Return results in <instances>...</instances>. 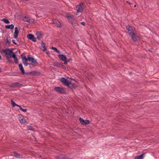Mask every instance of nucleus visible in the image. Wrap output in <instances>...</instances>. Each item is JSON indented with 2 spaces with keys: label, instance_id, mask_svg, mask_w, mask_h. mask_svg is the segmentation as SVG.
I'll return each instance as SVG.
<instances>
[{
  "label": "nucleus",
  "instance_id": "nucleus-13",
  "mask_svg": "<svg viewBox=\"0 0 159 159\" xmlns=\"http://www.w3.org/2000/svg\"><path fill=\"white\" fill-rule=\"evenodd\" d=\"M53 65L54 66L57 67H61V66L62 65V63H59L58 62L54 61L53 62Z\"/></svg>",
  "mask_w": 159,
  "mask_h": 159
},
{
  "label": "nucleus",
  "instance_id": "nucleus-33",
  "mask_svg": "<svg viewBox=\"0 0 159 159\" xmlns=\"http://www.w3.org/2000/svg\"><path fill=\"white\" fill-rule=\"evenodd\" d=\"M64 61V63L63 64L65 65L67 64L68 62L67 60H66L65 61Z\"/></svg>",
  "mask_w": 159,
  "mask_h": 159
},
{
  "label": "nucleus",
  "instance_id": "nucleus-6",
  "mask_svg": "<svg viewBox=\"0 0 159 159\" xmlns=\"http://www.w3.org/2000/svg\"><path fill=\"white\" fill-rule=\"evenodd\" d=\"M60 80L64 84L67 86H68V85L69 84L70 82L65 78L63 77L61 78Z\"/></svg>",
  "mask_w": 159,
  "mask_h": 159
},
{
  "label": "nucleus",
  "instance_id": "nucleus-45",
  "mask_svg": "<svg viewBox=\"0 0 159 159\" xmlns=\"http://www.w3.org/2000/svg\"><path fill=\"white\" fill-rule=\"evenodd\" d=\"M149 51H150V52H152V50H150V49H149Z\"/></svg>",
  "mask_w": 159,
  "mask_h": 159
},
{
  "label": "nucleus",
  "instance_id": "nucleus-42",
  "mask_svg": "<svg viewBox=\"0 0 159 159\" xmlns=\"http://www.w3.org/2000/svg\"><path fill=\"white\" fill-rule=\"evenodd\" d=\"M25 74H26L28 75H31L30 74V72H26V73H25Z\"/></svg>",
  "mask_w": 159,
  "mask_h": 159
},
{
  "label": "nucleus",
  "instance_id": "nucleus-30",
  "mask_svg": "<svg viewBox=\"0 0 159 159\" xmlns=\"http://www.w3.org/2000/svg\"><path fill=\"white\" fill-rule=\"evenodd\" d=\"M5 28L7 29H11V25H7L5 26Z\"/></svg>",
  "mask_w": 159,
  "mask_h": 159
},
{
  "label": "nucleus",
  "instance_id": "nucleus-12",
  "mask_svg": "<svg viewBox=\"0 0 159 159\" xmlns=\"http://www.w3.org/2000/svg\"><path fill=\"white\" fill-rule=\"evenodd\" d=\"M19 33V30H18L17 27H15L14 35V37L15 39H17V38Z\"/></svg>",
  "mask_w": 159,
  "mask_h": 159
},
{
  "label": "nucleus",
  "instance_id": "nucleus-41",
  "mask_svg": "<svg viewBox=\"0 0 159 159\" xmlns=\"http://www.w3.org/2000/svg\"><path fill=\"white\" fill-rule=\"evenodd\" d=\"M16 106H17V107H19V108H20L21 107V106H20L19 105H17V104H16Z\"/></svg>",
  "mask_w": 159,
  "mask_h": 159
},
{
  "label": "nucleus",
  "instance_id": "nucleus-32",
  "mask_svg": "<svg viewBox=\"0 0 159 159\" xmlns=\"http://www.w3.org/2000/svg\"><path fill=\"white\" fill-rule=\"evenodd\" d=\"M14 28V25L12 24H11V29L12 30Z\"/></svg>",
  "mask_w": 159,
  "mask_h": 159
},
{
  "label": "nucleus",
  "instance_id": "nucleus-35",
  "mask_svg": "<svg viewBox=\"0 0 159 159\" xmlns=\"http://www.w3.org/2000/svg\"><path fill=\"white\" fill-rule=\"evenodd\" d=\"M62 67L63 69L65 70L66 68V67L64 65H63V64H62V65L61 66V67Z\"/></svg>",
  "mask_w": 159,
  "mask_h": 159
},
{
  "label": "nucleus",
  "instance_id": "nucleus-14",
  "mask_svg": "<svg viewBox=\"0 0 159 159\" xmlns=\"http://www.w3.org/2000/svg\"><path fill=\"white\" fill-rule=\"evenodd\" d=\"M36 35L37 36V39L39 40H40L42 38V34L40 32H37Z\"/></svg>",
  "mask_w": 159,
  "mask_h": 159
},
{
  "label": "nucleus",
  "instance_id": "nucleus-19",
  "mask_svg": "<svg viewBox=\"0 0 159 159\" xmlns=\"http://www.w3.org/2000/svg\"><path fill=\"white\" fill-rule=\"evenodd\" d=\"M19 67L20 70L21 71L22 74H24L25 73V70L22 64H20L19 65Z\"/></svg>",
  "mask_w": 159,
  "mask_h": 159
},
{
  "label": "nucleus",
  "instance_id": "nucleus-46",
  "mask_svg": "<svg viewBox=\"0 0 159 159\" xmlns=\"http://www.w3.org/2000/svg\"><path fill=\"white\" fill-rule=\"evenodd\" d=\"M2 72V71L1 70V69L0 68V72Z\"/></svg>",
  "mask_w": 159,
  "mask_h": 159
},
{
  "label": "nucleus",
  "instance_id": "nucleus-37",
  "mask_svg": "<svg viewBox=\"0 0 159 159\" xmlns=\"http://www.w3.org/2000/svg\"><path fill=\"white\" fill-rule=\"evenodd\" d=\"M28 129L30 130H32V127L31 126H28Z\"/></svg>",
  "mask_w": 159,
  "mask_h": 159
},
{
  "label": "nucleus",
  "instance_id": "nucleus-5",
  "mask_svg": "<svg viewBox=\"0 0 159 159\" xmlns=\"http://www.w3.org/2000/svg\"><path fill=\"white\" fill-rule=\"evenodd\" d=\"M126 28L128 32V33L129 35L134 33V28L130 26L129 25H127L126 26Z\"/></svg>",
  "mask_w": 159,
  "mask_h": 159
},
{
  "label": "nucleus",
  "instance_id": "nucleus-31",
  "mask_svg": "<svg viewBox=\"0 0 159 159\" xmlns=\"http://www.w3.org/2000/svg\"><path fill=\"white\" fill-rule=\"evenodd\" d=\"M21 56L22 57V58L23 60H24L25 59V60H26V59H27V58H26V56H25L24 57H23L22 55H21Z\"/></svg>",
  "mask_w": 159,
  "mask_h": 159
},
{
  "label": "nucleus",
  "instance_id": "nucleus-38",
  "mask_svg": "<svg viewBox=\"0 0 159 159\" xmlns=\"http://www.w3.org/2000/svg\"><path fill=\"white\" fill-rule=\"evenodd\" d=\"M12 42H13V43L14 44H15V45H16L17 44V43H16V41L15 40H12Z\"/></svg>",
  "mask_w": 159,
  "mask_h": 159
},
{
  "label": "nucleus",
  "instance_id": "nucleus-28",
  "mask_svg": "<svg viewBox=\"0 0 159 159\" xmlns=\"http://www.w3.org/2000/svg\"><path fill=\"white\" fill-rule=\"evenodd\" d=\"M144 154H143L141 155L140 156H138L137 157V159H143V156Z\"/></svg>",
  "mask_w": 159,
  "mask_h": 159
},
{
  "label": "nucleus",
  "instance_id": "nucleus-34",
  "mask_svg": "<svg viewBox=\"0 0 159 159\" xmlns=\"http://www.w3.org/2000/svg\"><path fill=\"white\" fill-rule=\"evenodd\" d=\"M27 111V109H23L22 110V111L23 112H26Z\"/></svg>",
  "mask_w": 159,
  "mask_h": 159
},
{
  "label": "nucleus",
  "instance_id": "nucleus-18",
  "mask_svg": "<svg viewBox=\"0 0 159 159\" xmlns=\"http://www.w3.org/2000/svg\"><path fill=\"white\" fill-rule=\"evenodd\" d=\"M41 43L42 44V46L39 47L40 49L43 51L46 50L47 48L46 47L45 43L43 41H42Z\"/></svg>",
  "mask_w": 159,
  "mask_h": 159
},
{
  "label": "nucleus",
  "instance_id": "nucleus-16",
  "mask_svg": "<svg viewBox=\"0 0 159 159\" xmlns=\"http://www.w3.org/2000/svg\"><path fill=\"white\" fill-rule=\"evenodd\" d=\"M58 57L60 60L63 61H65L66 60H67L66 57L63 54L58 55Z\"/></svg>",
  "mask_w": 159,
  "mask_h": 159
},
{
  "label": "nucleus",
  "instance_id": "nucleus-29",
  "mask_svg": "<svg viewBox=\"0 0 159 159\" xmlns=\"http://www.w3.org/2000/svg\"><path fill=\"white\" fill-rule=\"evenodd\" d=\"M11 104L12 107H14L15 106H16V104L14 102V101L12 100H11Z\"/></svg>",
  "mask_w": 159,
  "mask_h": 159
},
{
  "label": "nucleus",
  "instance_id": "nucleus-40",
  "mask_svg": "<svg viewBox=\"0 0 159 159\" xmlns=\"http://www.w3.org/2000/svg\"><path fill=\"white\" fill-rule=\"evenodd\" d=\"M16 106H17V107H19V108H20L21 107V106H20L19 105H17V104H16Z\"/></svg>",
  "mask_w": 159,
  "mask_h": 159
},
{
  "label": "nucleus",
  "instance_id": "nucleus-27",
  "mask_svg": "<svg viewBox=\"0 0 159 159\" xmlns=\"http://www.w3.org/2000/svg\"><path fill=\"white\" fill-rule=\"evenodd\" d=\"M26 59H26V60H25V61H23V64L26 66H27L28 64H29V63H28L27 62L28 61H26Z\"/></svg>",
  "mask_w": 159,
  "mask_h": 159
},
{
  "label": "nucleus",
  "instance_id": "nucleus-20",
  "mask_svg": "<svg viewBox=\"0 0 159 159\" xmlns=\"http://www.w3.org/2000/svg\"><path fill=\"white\" fill-rule=\"evenodd\" d=\"M21 84L19 82H15L12 84L10 86L12 88H15L19 86Z\"/></svg>",
  "mask_w": 159,
  "mask_h": 159
},
{
  "label": "nucleus",
  "instance_id": "nucleus-15",
  "mask_svg": "<svg viewBox=\"0 0 159 159\" xmlns=\"http://www.w3.org/2000/svg\"><path fill=\"white\" fill-rule=\"evenodd\" d=\"M77 86V85L75 84L70 82L69 84L67 87L71 89H75Z\"/></svg>",
  "mask_w": 159,
  "mask_h": 159
},
{
  "label": "nucleus",
  "instance_id": "nucleus-24",
  "mask_svg": "<svg viewBox=\"0 0 159 159\" xmlns=\"http://www.w3.org/2000/svg\"><path fill=\"white\" fill-rule=\"evenodd\" d=\"M38 72H37L35 71L30 72V74L31 75H37L38 74Z\"/></svg>",
  "mask_w": 159,
  "mask_h": 159
},
{
  "label": "nucleus",
  "instance_id": "nucleus-7",
  "mask_svg": "<svg viewBox=\"0 0 159 159\" xmlns=\"http://www.w3.org/2000/svg\"><path fill=\"white\" fill-rule=\"evenodd\" d=\"M23 20L24 21L27 22L30 24L33 23L34 21L33 19L31 20L29 17L26 16L24 17Z\"/></svg>",
  "mask_w": 159,
  "mask_h": 159
},
{
  "label": "nucleus",
  "instance_id": "nucleus-36",
  "mask_svg": "<svg viewBox=\"0 0 159 159\" xmlns=\"http://www.w3.org/2000/svg\"><path fill=\"white\" fill-rule=\"evenodd\" d=\"M81 24L82 25H84H84H85V22H81Z\"/></svg>",
  "mask_w": 159,
  "mask_h": 159
},
{
  "label": "nucleus",
  "instance_id": "nucleus-2",
  "mask_svg": "<svg viewBox=\"0 0 159 159\" xmlns=\"http://www.w3.org/2000/svg\"><path fill=\"white\" fill-rule=\"evenodd\" d=\"M84 5V2H81L76 6V7L77 9V13H80L83 11Z\"/></svg>",
  "mask_w": 159,
  "mask_h": 159
},
{
  "label": "nucleus",
  "instance_id": "nucleus-21",
  "mask_svg": "<svg viewBox=\"0 0 159 159\" xmlns=\"http://www.w3.org/2000/svg\"><path fill=\"white\" fill-rule=\"evenodd\" d=\"M7 42L5 43V45H7L8 46H10V44L11 43V39L9 37H8L6 38Z\"/></svg>",
  "mask_w": 159,
  "mask_h": 159
},
{
  "label": "nucleus",
  "instance_id": "nucleus-17",
  "mask_svg": "<svg viewBox=\"0 0 159 159\" xmlns=\"http://www.w3.org/2000/svg\"><path fill=\"white\" fill-rule=\"evenodd\" d=\"M21 116H19V120L21 123L25 124L26 122V120L23 118V116L20 115Z\"/></svg>",
  "mask_w": 159,
  "mask_h": 159
},
{
  "label": "nucleus",
  "instance_id": "nucleus-43",
  "mask_svg": "<svg viewBox=\"0 0 159 159\" xmlns=\"http://www.w3.org/2000/svg\"><path fill=\"white\" fill-rule=\"evenodd\" d=\"M20 110L21 111H22V110L23 109V108L21 107L20 108Z\"/></svg>",
  "mask_w": 159,
  "mask_h": 159
},
{
  "label": "nucleus",
  "instance_id": "nucleus-8",
  "mask_svg": "<svg viewBox=\"0 0 159 159\" xmlns=\"http://www.w3.org/2000/svg\"><path fill=\"white\" fill-rule=\"evenodd\" d=\"M27 38L30 40H31L34 42H36V39L35 38L34 36L31 34H29L27 35Z\"/></svg>",
  "mask_w": 159,
  "mask_h": 159
},
{
  "label": "nucleus",
  "instance_id": "nucleus-26",
  "mask_svg": "<svg viewBox=\"0 0 159 159\" xmlns=\"http://www.w3.org/2000/svg\"><path fill=\"white\" fill-rule=\"evenodd\" d=\"M52 49H53L54 51L57 52L58 53H60V52L56 48L52 47Z\"/></svg>",
  "mask_w": 159,
  "mask_h": 159
},
{
  "label": "nucleus",
  "instance_id": "nucleus-11",
  "mask_svg": "<svg viewBox=\"0 0 159 159\" xmlns=\"http://www.w3.org/2000/svg\"><path fill=\"white\" fill-rule=\"evenodd\" d=\"M53 22L54 24H56V25L58 27H61V24L59 21L56 19H54L53 20Z\"/></svg>",
  "mask_w": 159,
  "mask_h": 159
},
{
  "label": "nucleus",
  "instance_id": "nucleus-44",
  "mask_svg": "<svg viewBox=\"0 0 159 159\" xmlns=\"http://www.w3.org/2000/svg\"><path fill=\"white\" fill-rule=\"evenodd\" d=\"M46 53L47 54H49V52L48 51Z\"/></svg>",
  "mask_w": 159,
  "mask_h": 159
},
{
  "label": "nucleus",
  "instance_id": "nucleus-10",
  "mask_svg": "<svg viewBox=\"0 0 159 159\" xmlns=\"http://www.w3.org/2000/svg\"><path fill=\"white\" fill-rule=\"evenodd\" d=\"M133 41L134 42H136L138 41V39L137 38L136 34L134 33L133 34L129 35Z\"/></svg>",
  "mask_w": 159,
  "mask_h": 159
},
{
  "label": "nucleus",
  "instance_id": "nucleus-25",
  "mask_svg": "<svg viewBox=\"0 0 159 159\" xmlns=\"http://www.w3.org/2000/svg\"><path fill=\"white\" fill-rule=\"evenodd\" d=\"M2 21H3L6 24H9L10 23V21L7 19L3 18L2 20Z\"/></svg>",
  "mask_w": 159,
  "mask_h": 159
},
{
  "label": "nucleus",
  "instance_id": "nucleus-1",
  "mask_svg": "<svg viewBox=\"0 0 159 159\" xmlns=\"http://www.w3.org/2000/svg\"><path fill=\"white\" fill-rule=\"evenodd\" d=\"M2 51L3 53H5L7 60H8L10 58H12L14 59L15 63L16 64H18V59L16 58L15 54L13 52L11 49L6 48L2 49Z\"/></svg>",
  "mask_w": 159,
  "mask_h": 159
},
{
  "label": "nucleus",
  "instance_id": "nucleus-48",
  "mask_svg": "<svg viewBox=\"0 0 159 159\" xmlns=\"http://www.w3.org/2000/svg\"><path fill=\"white\" fill-rule=\"evenodd\" d=\"M136 7V5H135L134 6V7Z\"/></svg>",
  "mask_w": 159,
  "mask_h": 159
},
{
  "label": "nucleus",
  "instance_id": "nucleus-22",
  "mask_svg": "<svg viewBox=\"0 0 159 159\" xmlns=\"http://www.w3.org/2000/svg\"><path fill=\"white\" fill-rule=\"evenodd\" d=\"M13 155L16 158H21V156L16 152H13Z\"/></svg>",
  "mask_w": 159,
  "mask_h": 159
},
{
  "label": "nucleus",
  "instance_id": "nucleus-9",
  "mask_svg": "<svg viewBox=\"0 0 159 159\" xmlns=\"http://www.w3.org/2000/svg\"><path fill=\"white\" fill-rule=\"evenodd\" d=\"M79 120L81 123L83 125H85L89 123L90 121L89 120H84L82 118L80 117Z\"/></svg>",
  "mask_w": 159,
  "mask_h": 159
},
{
  "label": "nucleus",
  "instance_id": "nucleus-23",
  "mask_svg": "<svg viewBox=\"0 0 159 159\" xmlns=\"http://www.w3.org/2000/svg\"><path fill=\"white\" fill-rule=\"evenodd\" d=\"M66 17L68 18H70L72 20H73L74 19V16L73 15H71L69 14H67L66 15Z\"/></svg>",
  "mask_w": 159,
  "mask_h": 159
},
{
  "label": "nucleus",
  "instance_id": "nucleus-47",
  "mask_svg": "<svg viewBox=\"0 0 159 159\" xmlns=\"http://www.w3.org/2000/svg\"><path fill=\"white\" fill-rule=\"evenodd\" d=\"M127 2L128 3L130 4V3H129V2H128V1H127Z\"/></svg>",
  "mask_w": 159,
  "mask_h": 159
},
{
  "label": "nucleus",
  "instance_id": "nucleus-4",
  "mask_svg": "<svg viewBox=\"0 0 159 159\" xmlns=\"http://www.w3.org/2000/svg\"><path fill=\"white\" fill-rule=\"evenodd\" d=\"M54 90L58 93L61 94H64L66 92L64 88L60 87H56L54 88Z\"/></svg>",
  "mask_w": 159,
  "mask_h": 159
},
{
  "label": "nucleus",
  "instance_id": "nucleus-3",
  "mask_svg": "<svg viewBox=\"0 0 159 159\" xmlns=\"http://www.w3.org/2000/svg\"><path fill=\"white\" fill-rule=\"evenodd\" d=\"M26 61L31 62V63H29V65L34 66L35 64L37 63L36 60H35L33 57H30V56H28L27 59H26Z\"/></svg>",
  "mask_w": 159,
  "mask_h": 159
},
{
  "label": "nucleus",
  "instance_id": "nucleus-39",
  "mask_svg": "<svg viewBox=\"0 0 159 159\" xmlns=\"http://www.w3.org/2000/svg\"><path fill=\"white\" fill-rule=\"evenodd\" d=\"M72 59L71 58H70L69 59H68V60H67V61L68 62H70V61H72Z\"/></svg>",
  "mask_w": 159,
  "mask_h": 159
}]
</instances>
